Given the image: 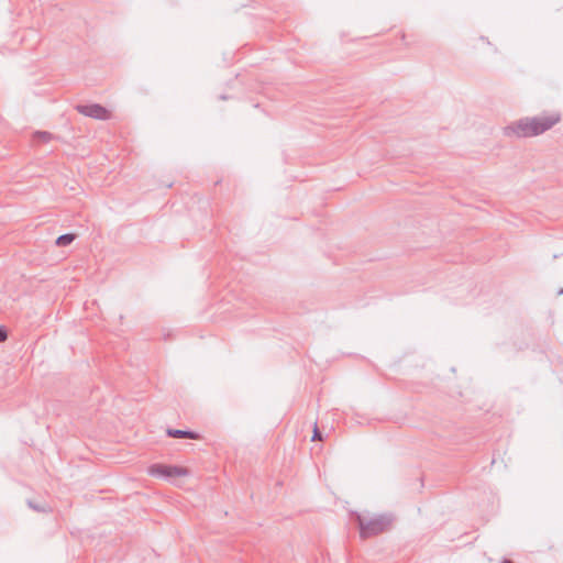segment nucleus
Listing matches in <instances>:
<instances>
[{
    "mask_svg": "<svg viewBox=\"0 0 563 563\" xmlns=\"http://www.w3.org/2000/svg\"><path fill=\"white\" fill-rule=\"evenodd\" d=\"M8 338V332L4 327H0V342L5 341Z\"/></svg>",
    "mask_w": 563,
    "mask_h": 563,
    "instance_id": "obj_10",
    "label": "nucleus"
},
{
    "mask_svg": "<svg viewBox=\"0 0 563 563\" xmlns=\"http://www.w3.org/2000/svg\"><path fill=\"white\" fill-rule=\"evenodd\" d=\"M562 121L560 111H544L536 117H526L504 128L507 136L532 137L545 133Z\"/></svg>",
    "mask_w": 563,
    "mask_h": 563,
    "instance_id": "obj_1",
    "label": "nucleus"
},
{
    "mask_svg": "<svg viewBox=\"0 0 563 563\" xmlns=\"http://www.w3.org/2000/svg\"><path fill=\"white\" fill-rule=\"evenodd\" d=\"M33 137L37 142L47 143L53 140V134L46 131H37L33 134Z\"/></svg>",
    "mask_w": 563,
    "mask_h": 563,
    "instance_id": "obj_8",
    "label": "nucleus"
},
{
    "mask_svg": "<svg viewBox=\"0 0 563 563\" xmlns=\"http://www.w3.org/2000/svg\"><path fill=\"white\" fill-rule=\"evenodd\" d=\"M147 472L153 477H162L166 479L186 476L188 474V470L186 467L165 464H152Z\"/></svg>",
    "mask_w": 563,
    "mask_h": 563,
    "instance_id": "obj_3",
    "label": "nucleus"
},
{
    "mask_svg": "<svg viewBox=\"0 0 563 563\" xmlns=\"http://www.w3.org/2000/svg\"><path fill=\"white\" fill-rule=\"evenodd\" d=\"M27 506L37 512H49L52 511L51 507L47 504H40L33 500H27Z\"/></svg>",
    "mask_w": 563,
    "mask_h": 563,
    "instance_id": "obj_6",
    "label": "nucleus"
},
{
    "mask_svg": "<svg viewBox=\"0 0 563 563\" xmlns=\"http://www.w3.org/2000/svg\"><path fill=\"white\" fill-rule=\"evenodd\" d=\"M503 563H514V562H512V561H510V560H504V562H503Z\"/></svg>",
    "mask_w": 563,
    "mask_h": 563,
    "instance_id": "obj_11",
    "label": "nucleus"
},
{
    "mask_svg": "<svg viewBox=\"0 0 563 563\" xmlns=\"http://www.w3.org/2000/svg\"><path fill=\"white\" fill-rule=\"evenodd\" d=\"M166 433L168 437L176 439H199V434L190 430L167 429Z\"/></svg>",
    "mask_w": 563,
    "mask_h": 563,
    "instance_id": "obj_5",
    "label": "nucleus"
},
{
    "mask_svg": "<svg viewBox=\"0 0 563 563\" xmlns=\"http://www.w3.org/2000/svg\"><path fill=\"white\" fill-rule=\"evenodd\" d=\"M76 111L85 117H89L96 120H109L111 118L110 111L101 104L91 103V104H77L75 107Z\"/></svg>",
    "mask_w": 563,
    "mask_h": 563,
    "instance_id": "obj_4",
    "label": "nucleus"
},
{
    "mask_svg": "<svg viewBox=\"0 0 563 563\" xmlns=\"http://www.w3.org/2000/svg\"><path fill=\"white\" fill-rule=\"evenodd\" d=\"M355 520L357 522L360 537L362 539H368L384 533L388 531L393 525V517L386 514L376 515L373 517L356 514Z\"/></svg>",
    "mask_w": 563,
    "mask_h": 563,
    "instance_id": "obj_2",
    "label": "nucleus"
},
{
    "mask_svg": "<svg viewBox=\"0 0 563 563\" xmlns=\"http://www.w3.org/2000/svg\"><path fill=\"white\" fill-rule=\"evenodd\" d=\"M75 238H76V235L71 234V233H66V234L59 235L56 240V245L67 246L75 240Z\"/></svg>",
    "mask_w": 563,
    "mask_h": 563,
    "instance_id": "obj_7",
    "label": "nucleus"
},
{
    "mask_svg": "<svg viewBox=\"0 0 563 563\" xmlns=\"http://www.w3.org/2000/svg\"><path fill=\"white\" fill-rule=\"evenodd\" d=\"M311 440L312 441L322 440V434H321L320 430L318 429L317 423H314L313 434H312V439Z\"/></svg>",
    "mask_w": 563,
    "mask_h": 563,
    "instance_id": "obj_9",
    "label": "nucleus"
}]
</instances>
